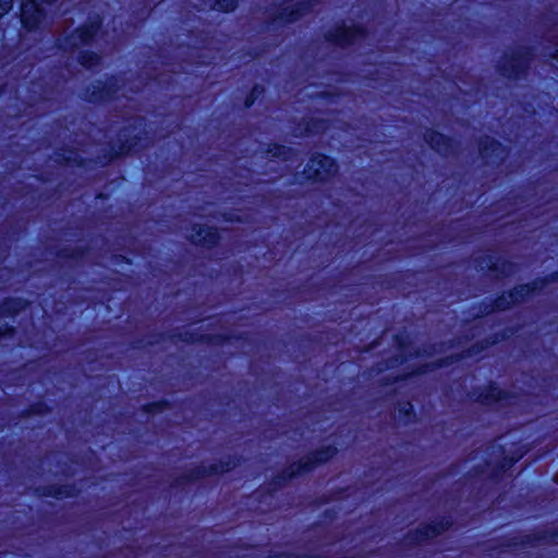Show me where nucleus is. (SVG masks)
I'll list each match as a JSON object with an SVG mask.
<instances>
[{"label": "nucleus", "instance_id": "f257e3e1", "mask_svg": "<svg viewBox=\"0 0 558 558\" xmlns=\"http://www.w3.org/2000/svg\"><path fill=\"white\" fill-rule=\"evenodd\" d=\"M12 5V0H0V16L7 13Z\"/></svg>", "mask_w": 558, "mask_h": 558}]
</instances>
